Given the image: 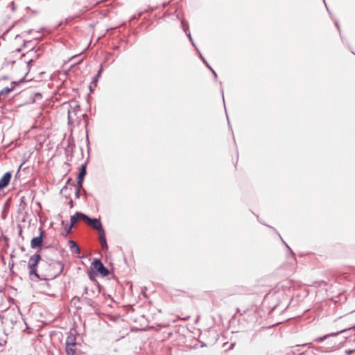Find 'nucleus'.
<instances>
[{
    "mask_svg": "<svg viewBox=\"0 0 355 355\" xmlns=\"http://www.w3.org/2000/svg\"><path fill=\"white\" fill-rule=\"evenodd\" d=\"M85 222L89 226H91L94 230L98 231L103 228L102 223L100 219L96 218H90L87 215H86Z\"/></svg>",
    "mask_w": 355,
    "mask_h": 355,
    "instance_id": "2",
    "label": "nucleus"
},
{
    "mask_svg": "<svg viewBox=\"0 0 355 355\" xmlns=\"http://www.w3.org/2000/svg\"><path fill=\"white\" fill-rule=\"evenodd\" d=\"M32 31H32L31 29H30V30H28V31H27V33H28V34H31V33H32Z\"/></svg>",
    "mask_w": 355,
    "mask_h": 355,
    "instance_id": "38",
    "label": "nucleus"
},
{
    "mask_svg": "<svg viewBox=\"0 0 355 355\" xmlns=\"http://www.w3.org/2000/svg\"><path fill=\"white\" fill-rule=\"evenodd\" d=\"M198 54H199V57L200 58V59L202 60V62L205 63V64L206 65V67L211 71L212 74L214 75V77L215 78V80L217 79V74L216 73V71L211 68V67L208 64V62H207V60L205 59V58L202 56V55L201 54V53L199 51L198 52Z\"/></svg>",
    "mask_w": 355,
    "mask_h": 355,
    "instance_id": "16",
    "label": "nucleus"
},
{
    "mask_svg": "<svg viewBox=\"0 0 355 355\" xmlns=\"http://www.w3.org/2000/svg\"><path fill=\"white\" fill-rule=\"evenodd\" d=\"M88 276H89V278L92 280V281H95L96 280V274L95 273L94 271H89L88 272Z\"/></svg>",
    "mask_w": 355,
    "mask_h": 355,
    "instance_id": "22",
    "label": "nucleus"
},
{
    "mask_svg": "<svg viewBox=\"0 0 355 355\" xmlns=\"http://www.w3.org/2000/svg\"><path fill=\"white\" fill-rule=\"evenodd\" d=\"M3 78V79H7L8 78L6 76H4Z\"/></svg>",
    "mask_w": 355,
    "mask_h": 355,
    "instance_id": "42",
    "label": "nucleus"
},
{
    "mask_svg": "<svg viewBox=\"0 0 355 355\" xmlns=\"http://www.w3.org/2000/svg\"><path fill=\"white\" fill-rule=\"evenodd\" d=\"M64 189H67V186H64V187L62 189L61 191H62Z\"/></svg>",
    "mask_w": 355,
    "mask_h": 355,
    "instance_id": "39",
    "label": "nucleus"
},
{
    "mask_svg": "<svg viewBox=\"0 0 355 355\" xmlns=\"http://www.w3.org/2000/svg\"><path fill=\"white\" fill-rule=\"evenodd\" d=\"M62 224L64 225V220H62Z\"/></svg>",
    "mask_w": 355,
    "mask_h": 355,
    "instance_id": "41",
    "label": "nucleus"
},
{
    "mask_svg": "<svg viewBox=\"0 0 355 355\" xmlns=\"http://www.w3.org/2000/svg\"><path fill=\"white\" fill-rule=\"evenodd\" d=\"M354 55H355V53L352 52Z\"/></svg>",
    "mask_w": 355,
    "mask_h": 355,
    "instance_id": "43",
    "label": "nucleus"
},
{
    "mask_svg": "<svg viewBox=\"0 0 355 355\" xmlns=\"http://www.w3.org/2000/svg\"><path fill=\"white\" fill-rule=\"evenodd\" d=\"M43 234L44 232L42 229H40V236L34 237L32 239L31 242V247L33 249H35L37 248L41 247L43 241Z\"/></svg>",
    "mask_w": 355,
    "mask_h": 355,
    "instance_id": "5",
    "label": "nucleus"
},
{
    "mask_svg": "<svg viewBox=\"0 0 355 355\" xmlns=\"http://www.w3.org/2000/svg\"><path fill=\"white\" fill-rule=\"evenodd\" d=\"M181 24H182V28H183L184 33H186V35H187V37L189 39V41L191 42L192 45L195 47L196 50L198 52H199V50L197 48V46L191 35L190 31H189V25L187 24H186L184 21H182Z\"/></svg>",
    "mask_w": 355,
    "mask_h": 355,
    "instance_id": "9",
    "label": "nucleus"
},
{
    "mask_svg": "<svg viewBox=\"0 0 355 355\" xmlns=\"http://www.w3.org/2000/svg\"><path fill=\"white\" fill-rule=\"evenodd\" d=\"M354 328H355V325L346 328V329H342V330H340L339 331H337V332L326 334V335H324L323 336H320V337H318V338H315L314 341L315 342H318H318H322V341L327 339L328 338L337 336L338 335H339L341 333H344V332L347 331V330H349V329H354Z\"/></svg>",
    "mask_w": 355,
    "mask_h": 355,
    "instance_id": "3",
    "label": "nucleus"
},
{
    "mask_svg": "<svg viewBox=\"0 0 355 355\" xmlns=\"http://www.w3.org/2000/svg\"><path fill=\"white\" fill-rule=\"evenodd\" d=\"M12 178L11 172H6L0 179V190L6 188L10 182Z\"/></svg>",
    "mask_w": 355,
    "mask_h": 355,
    "instance_id": "7",
    "label": "nucleus"
},
{
    "mask_svg": "<svg viewBox=\"0 0 355 355\" xmlns=\"http://www.w3.org/2000/svg\"><path fill=\"white\" fill-rule=\"evenodd\" d=\"M310 345H311V343H304L302 345H297L296 347H300V346H302V347L309 346L310 347Z\"/></svg>",
    "mask_w": 355,
    "mask_h": 355,
    "instance_id": "31",
    "label": "nucleus"
},
{
    "mask_svg": "<svg viewBox=\"0 0 355 355\" xmlns=\"http://www.w3.org/2000/svg\"><path fill=\"white\" fill-rule=\"evenodd\" d=\"M73 300H78V301H79V302L80 301V297H73Z\"/></svg>",
    "mask_w": 355,
    "mask_h": 355,
    "instance_id": "36",
    "label": "nucleus"
},
{
    "mask_svg": "<svg viewBox=\"0 0 355 355\" xmlns=\"http://www.w3.org/2000/svg\"><path fill=\"white\" fill-rule=\"evenodd\" d=\"M66 352L67 355H78L76 347L66 346Z\"/></svg>",
    "mask_w": 355,
    "mask_h": 355,
    "instance_id": "20",
    "label": "nucleus"
},
{
    "mask_svg": "<svg viewBox=\"0 0 355 355\" xmlns=\"http://www.w3.org/2000/svg\"><path fill=\"white\" fill-rule=\"evenodd\" d=\"M33 62V60H31L28 62V65H29L30 64H31V62Z\"/></svg>",
    "mask_w": 355,
    "mask_h": 355,
    "instance_id": "40",
    "label": "nucleus"
},
{
    "mask_svg": "<svg viewBox=\"0 0 355 355\" xmlns=\"http://www.w3.org/2000/svg\"><path fill=\"white\" fill-rule=\"evenodd\" d=\"M69 205H70L71 207H73V200H71L69 202Z\"/></svg>",
    "mask_w": 355,
    "mask_h": 355,
    "instance_id": "33",
    "label": "nucleus"
},
{
    "mask_svg": "<svg viewBox=\"0 0 355 355\" xmlns=\"http://www.w3.org/2000/svg\"><path fill=\"white\" fill-rule=\"evenodd\" d=\"M92 268L99 273L102 277H106L109 275V270L104 266L100 259H95L92 262Z\"/></svg>",
    "mask_w": 355,
    "mask_h": 355,
    "instance_id": "1",
    "label": "nucleus"
},
{
    "mask_svg": "<svg viewBox=\"0 0 355 355\" xmlns=\"http://www.w3.org/2000/svg\"><path fill=\"white\" fill-rule=\"evenodd\" d=\"M75 196L76 198H79L80 196V190L79 189H76V192H75Z\"/></svg>",
    "mask_w": 355,
    "mask_h": 355,
    "instance_id": "28",
    "label": "nucleus"
},
{
    "mask_svg": "<svg viewBox=\"0 0 355 355\" xmlns=\"http://www.w3.org/2000/svg\"><path fill=\"white\" fill-rule=\"evenodd\" d=\"M355 352V349H349L345 352V355H350Z\"/></svg>",
    "mask_w": 355,
    "mask_h": 355,
    "instance_id": "29",
    "label": "nucleus"
},
{
    "mask_svg": "<svg viewBox=\"0 0 355 355\" xmlns=\"http://www.w3.org/2000/svg\"><path fill=\"white\" fill-rule=\"evenodd\" d=\"M335 25H336V28H338V30L339 31V33H340V25L337 21H335Z\"/></svg>",
    "mask_w": 355,
    "mask_h": 355,
    "instance_id": "30",
    "label": "nucleus"
},
{
    "mask_svg": "<svg viewBox=\"0 0 355 355\" xmlns=\"http://www.w3.org/2000/svg\"><path fill=\"white\" fill-rule=\"evenodd\" d=\"M103 70V66L101 65L100 67V69H98L97 73L92 78V83H94V85H97L98 78L100 77Z\"/></svg>",
    "mask_w": 355,
    "mask_h": 355,
    "instance_id": "19",
    "label": "nucleus"
},
{
    "mask_svg": "<svg viewBox=\"0 0 355 355\" xmlns=\"http://www.w3.org/2000/svg\"><path fill=\"white\" fill-rule=\"evenodd\" d=\"M15 89L14 87H6L4 89H3L1 92H0V99L1 98H5L7 97V96L8 95V94L10 92H11L12 91H13Z\"/></svg>",
    "mask_w": 355,
    "mask_h": 355,
    "instance_id": "17",
    "label": "nucleus"
},
{
    "mask_svg": "<svg viewBox=\"0 0 355 355\" xmlns=\"http://www.w3.org/2000/svg\"><path fill=\"white\" fill-rule=\"evenodd\" d=\"M323 2H324V5H325V7H326L327 10L328 11V12H329L330 15H331V13L330 10H329V8L327 7V5L326 4L325 0H323Z\"/></svg>",
    "mask_w": 355,
    "mask_h": 355,
    "instance_id": "32",
    "label": "nucleus"
},
{
    "mask_svg": "<svg viewBox=\"0 0 355 355\" xmlns=\"http://www.w3.org/2000/svg\"><path fill=\"white\" fill-rule=\"evenodd\" d=\"M291 355H292V354H297V350H292V351L291 352Z\"/></svg>",
    "mask_w": 355,
    "mask_h": 355,
    "instance_id": "34",
    "label": "nucleus"
},
{
    "mask_svg": "<svg viewBox=\"0 0 355 355\" xmlns=\"http://www.w3.org/2000/svg\"><path fill=\"white\" fill-rule=\"evenodd\" d=\"M89 289L87 286H85L83 295H87L89 297Z\"/></svg>",
    "mask_w": 355,
    "mask_h": 355,
    "instance_id": "26",
    "label": "nucleus"
},
{
    "mask_svg": "<svg viewBox=\"0 0 355 355\" xmlns=\"http://www.w3.org/2000/svg\"><path fill=\"white\" fill-rule=\"evenodd\" d=\"M91 297H85L83 299V302L84 304H85L86 305L93 308V309H95L97 306V303L94 301L92 298H90Z\"/></svg>",
    "mask_w": 355,
    "mask_h": 355,
    "instance_id": "14",
    "label": "nucleus"
},
{
    "mask_svg": "<svg viewBox=\"0 0 355 355\" xmlns=\"http://www.w3.org/2000/svg\"><path fill=\"white\" fill-rule=\"evenodd\" d=\"M50 266L53 267L55 269V272L53 275H51V279H54L58 277L63 270L64 265L61 261H53Z\"/></svg>",
    "mask_w": 355,
    "mask_h": 355,
    "instance_id": "4",
    "label": "nucleus"
},
{
    "mask_svg": "<svg viewBox=\"0 0 355 355\" xmlns=\"http://www.w3.org/2000/svg\"><path fill=\"white\" fill-rule=\"evenodd\" d=\"M68 119H69V123H70L71 121V116H70V112H69V115H68Z\"/></svg>",
    "mask_w": 355,
    "mask_h": 355,
    "instance_id": "35",
    "label": "nucleus"
},
{
    "mask_svg": "<svg viewBox=\"0 0 355 355\" xmlns=\"http://www.w3.org/2000/svg\"><path fill=\"white\" fill-rule=\"evenodd\" d=\"M25 77H26V76H24L22 78H21L19 82L13 81L12 83L13 84H19L21 83H24V82H25Z\"/></svg>",
    "mask_w": 355,
    "mask_h": 355,
    "instance_id": "27",
    "label": "nucleus"
},
{
    "mask_svg": "<svg viewBox=\"0 0 355 355\" xmlns=\"http://www.w3.org/2000/svg\"><path fill=\"white\" fill-rule=\"evenodd\" d=\"M97 85H94V83H92V82H91L89 86V89L91 92H93L96 88Z\"/></svg>",
    "mask_w": 355,
    "mask_h": 355,
    "instance_id": "24",
    "label": "nucleus"
},
{
    "mask_svg": "<svg viewBox=\"0 0 355 355\" xmlns=\"http://www.w3.org/2000/svg\"><path fill=\"white\" fill-rule=\"evenodd\" d=\"M68 244L69 249L73 254H78L80 252V249L75 241L70 240L69 241Z\"/></svg>",
    "mask_w": 355,
    "mask_h": 355,
    "instance_id": "11",
    "label": "nucleus"
},
{
    "mask_svg": "<svg viewBox=\"0 0 355 355\" xmlns=\"http://www.w3.org/2000/svg\"><path fill=\"white\" fill-rule=\"evenodd\" d=\"M85 217L86 214L78 211L73 216H71L70 224L74 225V224L78 221V219L85 221Z\"/></svg>",
    "mask_w": 355,
    "mask_h": 355,
    "instance_id": "10",
    "label": "nucleus"
},
{
    "mask_svg": "<svg viewBox=\"0 0 355 355\" xmlns=\"http://www.w3.org/2000/svg\"><path fill=\"white\" fill-rule=\"evenodd\" d=\"M29 268V275H34L38 279H46L44 277H42L37 272V268Z\"/></svg>",
    "mask_w": 355,
    "mask_h": 355,
    "instance_id": "18",
    "label": "nucleus"
},
{
    "mask_svg": "<svg viewBox=\"0 0 355 355\" xmlns=\"http://www.w3.org/2000/svg\"><path fill=\"white\" fill-rule=\"evenodd\" d=\"M89 297H98L101 293V288L99 285H96L94 288H92L89 289Z\"/></svg>",
    "mask_w": 355,
    "mask_h": 355,
    "instance_id": "15",
    "label": "nucleus"
},
{
    "mask_svg": "<svg viewBox=\"0 0 355 355\" xmlns=\"http://www.w3.org/2000/svg\"><path fill=\"white\" fill-rule=\"evenodd\" d=\"M83 180H78L77 184L75 186L76 189L80 190L83 187Z\"/></svg>",
    "mask_w": 355,
    "mask_h": 355,
    "instance_id": "23",
    "label": "nucleus"
},
{
    "mask_svg": "<svg viewBox=\"0 0 355 355\" xmlns=\"http://www.w3.org/2000/svg\"><path fill=\"white\" fill-rule=\"evenodd\" d=\"M98 239L101 243L102 249L103 250H107L108 249V245L107 243L106 236H105V232L103 228L98 231Z\"/></svg>",
    "mask_w": 355,
    "mask_h": 355,
    "instance_id": "6",
    "label": "nucleus"
},
{
    "mask_svg": "<svg viewBox=\"0 0 355 355\" xmlns=\"http://www.w3.org/2000/svg\"><path fill=\"white\" fill-rule=\"evenodd\" d=\"M73 225H69L68 227H65L66 234H68L71 231Z\"/></svg>",
    "mask_w": 355,
    "mask_h": 355,
    "instance_id": "25",
    "label": "nucleus"
},
{
    "mask_svg": "<svg viewBox=\"0 0 355 355\" xmlns=\"http://www.w3.org/2000/svg\"><path fill=\"white\" fill-rule=\"evenodd\" d=\"M65 344H66V346L76 347V337L73 334L69 335L66 339Z\"/></svg>",
    "mask_w": 355,
    "mask_h": 355,
    "instance_id": "12",
    "label": "nucleus"
},
{
    "mask_svg": "<svg viewBox=\"0 0 355 355\" xmlns=\"http://www.w3.org/2000/svg\"><path fill=\"white\" fill-rule=\"evenodd\" d=\"M279 238L281 239V240H282V241L283 244H284V245H286V247L288 249V250H289V252H290L291 254L292 255V257H293V258L294 261H296V259H295V254L293 253V252L292 251V250L290 248V247L288 245V244H287V243H286V242L282 239V238L281 237V236H280L279 234Z\"/></svg>",
    "mask_w": 355,
    "mask_h": 355,
    "instance_id": "21",
    "label": "nucleus"
},
{
    "mask_svg": "<svg viewBox=\"0 0 355 355\" xmlns=\"http://www.w3.org/2000/svg\"><path fill=\"white\" fill-rule=\"evenodd\" d=\"M221 93H222V95H223V102L225 103V99H224V96H223V89H221Z\"/></svg>",
    "mask_w": 355,
    "mask_h": 355,
    "instance_id": "37",
    "label": "nucleus"
},
{
    "mask_svg": "<svg viewBox=\"0 0 355 355\" xmlns=\"http://www.w3.org/2000/svg\"><path fill=\"white\" fill-rule=\"evenodd\" d=\"M41 259V255L38 253H35L31 256L28 261V268H37V264Z\"/></svg>",
    "mask_w": 355,
    "mask_h": 355,
    "instance_id": "8",
    "label": "nucleus"
},
{
    "mask_svg": "<svg viewBox=\"0 0 355 355\" xmlns=\"http://www.w3.org/2000/svg\"><path fill=\"white\" fill-rule=\"evenodd\" d=\"M86 173H87V163H85V164H82L80 168V171L78 175V180H83Z\"/></svg>",
    "mask_w": 355,
    "mask_h": 355,
    "instance_id": "13",
    "label": "nucleus"
}]
</instances>
